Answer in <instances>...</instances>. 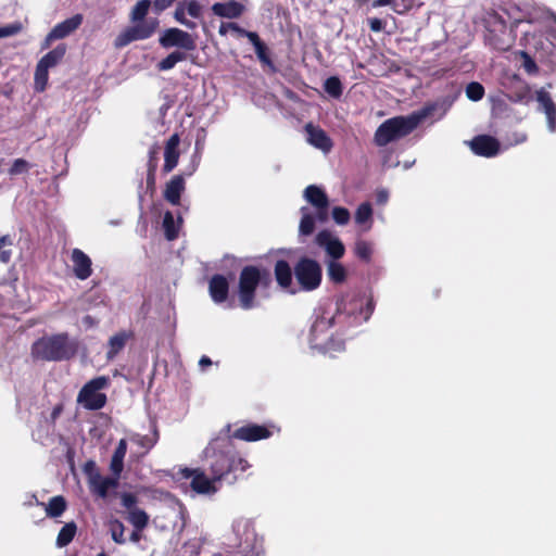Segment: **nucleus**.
I'll use <instances>...</instances> for the list:
<instances>
[{
  "label": "nucleus",
  "mask_w": 556,
  "mask_h": 556,
  "mask_svg": "<svg viewBox=\"0 0 556 556\" xmlns=\"http://www.w3.org/2000/svg\"><path fill=\"white\" fill-rule=\"evenodd\" d=\"M208 470L214 480L233 483L237 472H244L249 463L232 446L229 440L213 442L205 451Z\"/></svg>",
  "instance_id": "f257e3e1"
},
{
  "label": "nucleus",
  "mask_w": 556,
  "mask_h": 556,
  "mask_svg": "<svg viewBox=\"0 0 556 556\" xmlns=\"http://www.w3.org/2000/svg\"><path fill=\"white\" fill-rule=\"evenodd\" d=\"M151 4V0H139L134 5L129 13V21L132 25L116 36L114 40L116 49L124 48L132 41L149 39L155 34L160 25L159 20L156 17L147 18Z\"/></svg>",
  "instance_id": "f03ea898"
},
{
  "label": "nucleus",
  "mask_w": 556,
  "mask_h": 556,
  "mask_svg": "<svg viewBox=\"0 0 556 556\" xmlns=\"http://www.w3.org/2000/svg\"><path fill=\"white\" fill-rule=\"evenodd\" d=\"M270 271L256 265L244 266L239 274L235 295L238 306L243 311H250L258 306L256 301L257 289L267 290L271 285Z\"/></svg>",
  "instance_id": "7ed1b4c3"
},
{
  "label": "nucleus",
  "mask_w": 556,
  "mask_h": 556,
  "mask_svg": "<svg viewBox=\"0 0 556 556\" xmlns=\"http://www.w3.org/2000/svg\"><path fill=\"white\" fill-rule=\"evenodd\" d=\"M433 104L425 105L408 116H395L384 121L376 130L374 141L378 147H384L413 132L418 125L434 111Z\"/></svg>",
  "instance_id": "20e7f679"
},
{
  "label": "nucleus",
  "mask_w": 556,
  "mask_h": 556,
  "mask_svg": "<svg viewBox=\"0 0 556 556\" xmlns=\"http://www.w3.org/2000/svg\"><path fill=\"white\" fill-rule=\"evenodd\" d=\"M78 349V340L71 338L67 332H61L36 340L30 353L37 361L63 362L74 358Z\"/></svg>",
  "instance_id": "39448f33"
},
{
  "label": "nucleus",
  "mask_w": 556,
  "mask_h": 556,
  "mask_svg": "<svg viewBox=\"0 0 556 556\" xmlns=\"http://www.w3.org/2000/svg\"><path fill=\"white\" fill-rule=\"evenodd\" d=\"M334 325V316H319L313 323L309 330V343L313 349L320 352H340L344 350V341L328 334Z\"/></svg>",
  "instance_id": "423d86ee"
},
{
  "label": "nucleus",
  "mask_w": 556,
  "mask_h": 556,
  "mask_svg": "<svg viewBox=\"0 0 556 556\" xmlns=\"http://www.w3.org/2000/svg\"><path fill=\"white\" fill-rule=\"evenodd\" d=\"M108 376H98L86 382L79 390L77 403L87 410H99L106 405L108 396L101 390L110 386Z\"/></svg>",
  "instance_id": "0eeeda50"
},
{
  "label": "nucleus",
  "mask_w": 556,
  "mask_h": 556,
  "mask_svg": "<svg viewBox=\"0 0 556 556\" xmlns=\"http://www.w3.org/2000/svg\"><path fill=\"white\" fill-rule=\"evenodd\" d=\"M294 277L302 290H316L321 283V266L317 261L303 256L294 266Z\"/></svg>",
  "instance_id": "6e6552de"
},
{
  "label": "nucleus",
  "mask_w": 556,
  "mask_h": 556,
  "mask_svg": "<svg viewBox=\"0 0 556 556\" xmlns=\"http://www.w3.org/2000/svg\"><path fill=\"white\" fill-rule=\"evenodd\" d=\"M486 40L489 45L498 51H507L513 46V39L507 30L505 20L497 13H492L486 20Z\"/></svg>",
  "instance_id": "1a4fd4ad"
},
{
  "label": "nucleus",
  "mask_w": 556,
  "mask_h": 556,
  "mask_svg": "<svg viewBox=\"0 0 556 556\" xmlns=\"http://www.w3.org/2000/svg\"><path fill=\"white\" fill-rule=\"evenodd\" d=\"M138 497L134 493L125 492L121 496V505L127 510V521L138 530H144L150 521L149 515L137 506Z\"/></svg>",
  "instance_id": "9d476101"
},
{
  "label": "nucleus",
  "mask_w": 556,
  "mask_h": 556,
  "mask_svg": "<svg viewBox=\"0 0 556 556\" xmlns=\"http://www.w3.org/2000/svg\"><path fill=\"white\" fill-rule=\"evenodd\" d=\"M182 478H191L190 488L198 494H214L217 492L213 477L208 478L201 468H182L179 470Z\"/></svg>",
  "instance_id": "9b49d317"
},
{
  "label": "nucleus",
  "mask_w": 556,
  "mask_h": 556,
  "mask_svg": "<svg viewBox=\"0 0 556 556\" xmlns=\"http://www.w3.org/2000/svg\"><path fill=\"white\" fill-rule=\"evenodd\" d=\"M159 42L163 48L178 47L186 51H192L197 47L193 37L189 33L176 27L166 29L160 37Z\"/></svg>",
  "instance_id": "f8f14e48"
},
{
  "label": "nucleus",
  "mask_w": 556,
  "mask_h": 556,
  "mask_svg": "<svg viewBox=\"0 0 556 556\" xmlns=\"http://www.w3.org/2000/svg\"><path fill=\"white\" fill-rule=\"evenodd\" d=\"M84 21V16L77 13L65 21L58 23L47 35L43 48H48L53 40L63 39L74 33Z\"/></svg>",
  "instance_id": "ddd939ff"
},
{
  "label": "nucleus",
  "mask_w": 556,
  "mask_h": 556,
  "mask_svg": "<svg viewBox=\"0 0 556 556\" xmlns=\"http://www.w3.org/2000/svg\"><path fill=\"white\" fill-rule=\"evenodd\" d=\"M471 151L479 156L493 157L500 152V142L489 135H478L469 141Z\"/></svg>",
  "instance_id": "4468645a"
},
{
  "label": "nucleus",
  "mask_w": 556,
  "mask_h": 556,
  "mask_svg": "<svg viewBox=\"0 0 556 556\" xmlns=\"http://www.w3.org/2000/svg\"><path fill=\"white\" fill-rule=\"evenodd\" d=\"M273 434L271 430L263 425L257 424H248L245 426H242L238 429H236L231 438L247 441V442H254L263 439H267Z\"/></svg>",
  "instance_id": "2eb2a0df"
},
{
  "label": "nucleus",
  "mask_w": 556,
  "mask_h": 556,
  "mask_svg": "<svg viewBox=\"0 0 556 556\" xmlns=\"http://www.w3.org/2000/svg\"><path fill=\"white\" fill-rule=\"evenodd\" d=\"M316 243L326 250L327 254L333 258L332 261L341 258L345 253L344 244L340 239L332 237L328 230H321L317 233Z\"/></svg>",
  "instance_id": "dca6fc26"
},
{
  "label": "nucleus",
  "mask_w": 556,
  "mask_h": 556,
  "mask_svg": "<svg viewBox=\"0 0 556 556\" xmlns=\"http://www.w3.org/2000/svg\"><path fill=\"white\" fill-rule=\"evenodd\" d=\"M230 283L227 277L222 274L213 275L208 280V293L212 301L216 304L228 300Z\"/></svg>",
  "instance_id": "f3484780"
},
{
  "label": "nucleus",
  "mask_w": 556,
  "mask_h": 556,
  "mask_svg": "<svg viewBox=\"0 0 556 556\" xmlns=\"http://www.w3.org/2000/svg\"><path fill=\"white\" fill-rule=\"evenodd\" d=\"M304 129L309 144L326 153L332 149V140L323 128L307 123Z\"/></svg>",
  "instance_id": "a211bd4d"
},
{
  "label": "nucleus",
  "mask_w": 556,
  "mask_h": 556,
  "mask_svg": "<svg viewBox=\"0 0 556 556\" xmlns=\"http://www.w3.org/2000/svg\"><path fill=\"white\" fill-rule=\"evenodd\" d=\"M186 190V181L182 175L173 176L169 181L166 182L163 191V198L172 205H179L181 194Z\"/></svg>",
  "instance_id": "6ab92c4d"
},
{
  "label": "nucleus",
  "mask_w": 556,
  "mask_h": 556,
  "mask_svg": "<svg viewBox=\"0 0 556 556\" xmlns=\"http://www.w3.org/2000/svg\"><path fill=\"white\" fill-rule=\"evenodd\" d=\"M180 142V138L178 134H173L169 139L166 141L165 151H164V165L163 172L165 174L170 173L178 164L179 161V151L178 146Z\"/></svg>",
  "instance_id": "aec40b11"
},
{
  "label": "nucleus",
  "mask_w": 556,
  "mask_h": 556,
  "mask_svg": "<svg viewBox=\"0 0 556 556\" xmlns=\"http://www.w3.org/2000/svg\"><path fill=\"white\" fill-rule=\"evenodd\" d=\"M72 262L74 274L78 279L85 280L91 276V260L81 250L74 249L72 251Z\"/></svg>",
  "instance_id": "412c9836"
},
{
  "label": "nucleus",
  "mask_w": 556,
  "mask_h": 556,
  "mask_svg": "<svg viewBox=\"0 0 556 556\" xmlns=\"http://www.w3.org/2000/svg\"><path fill=\"white\" fill-rule=\"evenodd\" d=\"M244 10V5L236 0H229L227 2H216L212 5V12L216 16L230 20L240 17L243 14Z\"/></svg>",
  "instance_id": "4be33fe9"
},
{
  "label": "nucleus",
  "mask_w": 556,
  "mask_h": 556,
  "mask_svg": "<svg viewBox=\"0 0 556 556\" xmlns=\"http://www.w3.org/2000/svg\"><path fill=\"white\" fill-rule=\"evenodd\" d=\"M118 477H102L100 472H96L92 477V481L89 482L90 490L92 493L98 495L101 498H105L108 496L109 490L111 488L117 486Z\"/></svg>",
  "instance_id": "5701e85b"
},
{
  "label": "nucleus",
  "mask_w": 556,
  "mask_h": 556,
  "mask_svg": "<svg viewBox=\"0 0 556 556\" xmlns=\"http://www.w3.org/2000/svg\"><path fill=\"white\" fill-rule=\"evenodd\" d=\"M543 112L546 115L548 128L551 131L556 130V105L547 91L540 90L536 96Z\"/></svg>",
  "instance_id": "b1692460"
},
{
  "label": "nucleus",
  "mask_w": 556,
  "mask_h": 556,
  "mask_svg": "<svg viewBox=\"0 0 556 556\" xmlns=\"http://www.w3.org/2000/svg\"><path fill=\"white\" fill-rule=\"evenodd\" d=\"M294 269L292 270L290 264L286 260H278L274 266V275L278 286L281 289H289L292 286V277Z\"/></svg>",
  "instance_id": "393cba45"
},
{
  "label": "nucleus",
  "mask_w": 556,
  "mask_h": 556,
  "mask_svg": "<svg viewBox=\"0 0 556 556\" xmlns=\"http://www.w3.org/2000/svg\"><path fill=\"white\" fill-rule=\"evenodd\" d=\"M255 50V54L263 66H266L270 70L271 73L277 72V67L270 56V51L267 45L260 38L258 34L256 36H252L250 41Z\"/></svg>",
  "instance_id": "a878e982"
},
{
  "label": "nucleus",
  "mask_w": 556,
  "mask_h": 556,
  "mask_svg": "<svg viewBox=\"0 0 556 556\" xmlns=\"http://www.w3.org/2000/svg\"><path fill=\"white\" fill-rule=\"evenodd\" d=\"M131 338L132 332L130 331H119L112 336L108 342L106 359H114L118 355V353L124 350L127 341Z\"/></svg>",
  "instance_id": "bb28decb"
},
{
  "label": "nucleus",
  "mask_w": 556,
  "mask_h": 556,
  "mask_svg": "<svg viewBox=\"0 0 556 556\" xmlns=\"http://www.w3.org/2000/svg\"><path fill=\"white\" fill-rule=\"evenodd\" d=\"M304 198L315 208L329 207L328 195L320 187H318L316 185H309L305 188Z\"/></svg>",
  "instance_id": "cd10ccee"
},
{
  "label": "nucleus",
  "mask_w": 556,
  "mask_h": 556,
  "mask_svg": "<svg viewBox=\"0 0 556 556\" xmlns=\"http://www.w3.org/2000/svg\"><path fill=\"white\" fill-rule=\"evenodd\" d=\"M37 504L45 507L46 514L50 518L61 517L67 508V502L62 495L51 497L47 504L38 501Z\"/></svg>",
  "instance_id": "c85d7f7f"
},
{
  "label": "nucleus",
  "mask_w": 556,
  "mask_h": 556,
  "mask_svg": "<svg viewBox=\"0 0 556 556\" xmlns=\"http://www.w3.org/2000/svg\"><path fill=\"white\" fill-rule=\"evenodd\" d=\"M127 452V442L119 440L111 459L110 469L114 476L119 477L124 469V458Z\"/></svg>",
  "instance_id": "c756f323"
},
{
  "label": "nucleus",
  "mask_w": 556,
  "mask_h": 556,
  "mask_svg": "<svg viewBox=\"0 0 556 556\" xmlns=\"http://www.w3.org/2000/svg\"><path fill=\"white\" fill-rule=\"evenodd\" d=\"M372 8L390 7L396 14H406L414 5V0H374Z\"/></svg>",
  "instance_id": "7c9ffc66"
},
{
  "label": "nucleus",
  "mask_w": 556,
  "mask_h": 556,
  "mask_svg": "<svg viewBox=\"0 0 556 556\" xmlns=\"http://www.w3.org/2000/svg\"><path fill=\"white\" fill-rule=\"evenodd\" d=\"M66 53V46L64 43L58 45L53 50L45 54L38 63L47 68L58 65Z\"/></svg>",
  "instance_id": "2f4dec72"
},
{
  "label": "nucleus",
  "mask_w": 556,
  "mask_h": 556,
  "mask_svg": "<svg viewBox=\"0 0 556 556\" xmlns=\"http://www.w3.org/2000/svg\"><path fill=\"white\" fill-rule=\"evenodd\" d=\"M77 532V525L75 521H71L65 523L58 533L56 536V546L65 547L67 546L75 538Z\"/></svg>",
  "instance_id": "473e14b6"
},
{
  "label": "nucleus",
  "mask_w": 556,
  "mask_h": 556,
  "mask_svg": "<svg viewBox=\"0 0 556 556\" xmlns=\"http://www.w3.org/2000/svg\"><path fill=\"white\" fill-rule=\"evenodd\" d=\"M327 274L333 283H343L348 276L345 267L337 261H330L327 264Z\"/></svg>",
  "instance_id": "72a5a7b5"
},
{
  "label": "nucleus",
  "mask_w": 556,
  "mask_h": 556,
  "mask_svg": "<svg viewBox=\"0 0 556 556\" xmlns=\"http://www.w3.org/2000/svg\"><path fill=\"white\" fill-rule=\"evenodd\" d=\"M187 59L186 52L175 50L169 53L166 58L161 60L157 64V68L160 71H169L175 67L178 62L185 61Z\"/></svg>",
  "instance_id": "f704fd0d"
},
{
  "label": "nucleus",
  "mask_w": 556,
  "mask_h": 556,
  "mask_svg": "<svg viewBox=\"0 0 556 556\" xmlns=\"http://www.w3.org/2000/svg\"><path fill=\"white\" fill-rule=\"evenodd\" d=\"M324 90L332 98L339 99L343 93V86L337 76L327 78L324 83Z\"/></svg>",
  "instance_id": "c9c22d12"
},
{
  "label": "nucleus",
  "mask_w": 556,
  "mask_h": 556,
  "mask_svg": "<svg viewBox=\"0 0 556 556\" xmlns=\"http://www.w3.org/2000/svg\"><path fill=\"white\" fill-rule=\"evenodd\" d=\"M354 253L357 258L365 263H369L371 261L372 255V245L370 242L365 240H358L354 247Z\"/></svg>",
  "instance_id": "e433bc0d"
},
{
  "label": "nucleus",
  "mask_w": 556,
  "mask_h": 556,
  "mask_svg": "<svg viewBox=\"0 0 556 556\" xmlns=\"http://www.w3.org/2000/svg\"><path fill=\"white\" fill-rule=\"evenodd\" d=\"M163 228L167 240L172 241L178 237V228L175 225L174 215L169 211L164 214Z\"/></svg>",
  "instance_id": "4c0bfd02"
},
{
  "label": "nucleus",
  "mask_w": 556,
  "mask_h": 556,
  "mask_svg": "<svg viewBox=\"0 0 556 556\" xmlns=\"http://www.w3.org/2000/svg\"><path fill=\"white\" fill-rule=\"evenodd\" d=\"M109 528H110L112 540L116 544H124L126 542V538L124 535L125 527L121 520L112 519L109 522Z\"/></svg>",
  "instance_id": "58836bf2"
},
{
  "label": "nucleus",
  "mask_w": 556,
  "mask_h": 556,
  "mask_svg": "<svg viewBox=\"0 0 556 556\" xmlns=\"http://www.w3.org/2000/svg\"><path fill=\"white\" fill-rule=\"evenodd\" d=\"M13 239L10 235H3L0 237V262L8 264L12 258Z\"/></svg>",
  "instance_id": "ea45409f"
},
{
  "label": "nucleus",
  "mask_w": 556,
  "mask_h": 556,
  "mask_svg": "<svg viewBox=\"0 0 556 556\" xmlns=\"http://www.w3.org/2000/svg\"><path fill=\"white\" fill-rule=\"evenodd\" d=\"M301 211L303 215L300 222L299 231L303 236H309L314 232L315 229V217L312 214L306 213L305 207H302Z\"/></svg>",
  "instance_id": "a19ab883"
},
{
  "label": "nucleus",
  "mask_w": 556,
  "mask_h": 556,
  "mask_svg": "<svg viewBox=\"0 0 556 556\" xmlns=\"http://www.w3.org/2000/svg\"><path fill=\"white\" fill-rule=\"evenodd\" d=\"M132 438H136L135 441L139 446L149 451L156 444V442L159 440V431H157L156 427H154L152 434H146V435L136 434Z\"/></svg>",
  "instance_id": "79ce46f5"
},
{
  "label": "nucleus",
  "mask_w": 556,
  "mask_h": 556,
  "mask_svg": "<svg viewBox=\"0 0 556 556\" xmlns=\"http://www.w3.org/2000/svg\"><path fill=\"white\" fill-rule=\"evenodd\" d=\"M49 68L42 66L40 63H37L35 71V89L39 92L46 89L48 83V74Z\"/></svg>",
  "instance_id": "37998d69"
},
{
  "label": "nucleus",
  "mask_w": 556,
  "mask_h": 556,
  "mask_svg": "<svg viewBox=\"0 0 556 556\" xmlns=\"http://www.w3.org/2000/svg\"><path fill=\"white\" fill-rule=\"evenodd\" d=\"M466 96L471 101H479L484 96V87L477 81H471L466 87Z\"/></svg>",
  "instance_id": "c03bdc74"
},
{
  "label": "nucleus",
  "mask_w": 556,
  "mask_h": 556,
  "mask_svg": "<svg viewBox=\"0 0 556 556\" xmlns=\"http://www.w3.org/2000/svg\"><path fill=\"white\" fill-rule=\"evenodd\" d=\"M372 216V207L369 202L362 203L355 212V222L357 224H365Z\"/></svg>",
  "instance_id": "a18cd8bd"
},
{
  "label": "nucleus",
  "mask_w": 556,
  "mask_h": 556,
  "mask_svg": "<svg viewBox=\"0 0 556 556\" xmlns=\"http://www.w3.org/2000/svg\"><path fill=\"white\" fill-rule=\"evenodd\" d=\"M31 168V165L28 161L25 159H16L12 163L11 167L9 168V175L10 176H16L21 174L28 173V170Z\"/></svg>",
  "instance_id": "49530a36"
},
{
  "label": "nucleus",
  "mask_w": 556,
  "mask_h": 556,
  "mask_svg": "<svg viewBox=\"0 0 556 556\" xmlns=\"http://www.w3.org/2000/svg\"><path fill=\"white\" fill-rule=\"evenodd\" d=\"M186 11L187 10L185 5L182 3H179L174 12V18L187 28L194 29L197 27V24L186 18Z\"/></svg>",
  "instance_id": "de8ad7c7"
},
{
  "label": "nucleus",
  "mask_w": 556,
  "mask_h": 556,
  "mask_svg": "<svg viewBox=\"0 0 556 556\" xmlns=\"http://www.w3.org/2000/svg\"><path fill=\"white\" fill-rule=\"evenodd\" d=\"M351 215L348 208L342 206H336L332 208V218L338 225H346Z\"/></svg>",
  "instance_id": "09e8293b"
},
{
  "label": "nucleus",
  "mask_w": 556,
  "mask_h": 556,
  "mask_svg": "<svg viewBox=\"0 0 556 556\" xmlns=\"http://www.w3.org/2000/svg\"><path fill=\"white\" fill-rule=\"evenodd\" d=\"M22 30L21 23H13L0 27V39L18 34Z\"/></svg>",
  "instance_id": "8fccbe9b"
},
{
  "label": "nucleus",
  "mask_w": 556,
  "mask_h": 556,
  "mask_svg": "<svg viewBox=\"0 0 556 556\" xmlns=\"http://www.w3.org/2000/svg\"><path fill=\"white\" fill-rule=\"evenodd\" d=\"M187 13L193 17L199 18L202 15V7L197 0H190L186 4Z\"/></svg>",
  "instance_id": "3c124183"
},
{
  "label": "nucleus",
  "mask_w": 556,
  "mask_h": 556,
  "mask_svg": "<svg viewBox=\"0 0 556 556\" xmlns=\"http://www.w3.org/2000/svg\"><path fill=\"white\" fill-rule=\"evenodd\" d=\"M159 150L160 148L155 144L149 150L148 169L156 170L159 163Z\"/></svg>",
  "instance_id": "603ef678"
},
{
  "label": "nucleus",
  "mask_w": 556,
  "mask_h": 556,
  "mask_svg": "<svg viewBox=\"0 0 556 556\" xmlns=\"http://www.w3.org/2000/svg\"><path fill=\"white\" fill-rule=\"evenodd\" d=\"M229 26H230V30L237 33L239 37L248 38L249 41H251L252 36H256L257 35V33L247 30V29L242 28L241 26H239L237 23H233V22H229Z\"/></svg>",
  "instance_id": "864d4df0"
},
{
  "label": "nucleus",
  "mask_w": 556,
  "mask_h": 556,
  "mask_svg": "<svg viewBox=\"0 0 556 556\" xmlns=\"http://www.w3.org/2000/svg\"><path fill=\"white\" fill-rule=\"evenodd\" d=\"M368 25L374 33H379L384 28V22L378 17L368 18Z\"/></svg>",
  "instance_id": "5fc2aeb1"
},
{
  "label": "nucleus",
  "mask_w": 556,
  "mask_h": 556,
  "mask_svg": "<svg viewBox=\"0 0 556 556\" xmlns=\"http://www.w3.org/2000/svg\"><path fill=\"white\" fill-rule=\"evenodd\" d=\"M84 472L88 476L89 482L92 481L94 473L99 472L96 463L93 460H88L84 465Z\"/></svg>",
  "instance_id": "6e6d98bb"
},
{
  "label": "nucleus",
  "mask_w": 556,
  "mask_h": 556,
  "mask_svg": "<svg viewBox=\"0 0 556 556\" xmlns=\"http://www.w3.org/2000/svg\"><path fill=\"white\" fill-rule=\"evenodd\" d=\"M175 1L176 0H153V7L155 11L160 13L172 7Z\"/></svg>",
  "instance_id": "4d7b16f0"
},
{
  "label": "nucleus",
  "mask_w": 556,
  "mask_h": 556,
  "mask_svg": "<svg viewBox=\"0 0 556 556\" xmlns=\"http://www.w3.org/2000/svg\"><path fill=\"white\" fill-rule=\"evenodd\" d=\"M328 210L329 207H317L316 208V218L321 222V223H325L327 219H328Z\"/></svg>",
  "instance_id": "13d9d810"
},
{
  "label": "nucleus",
  "mask_w": 556,
  "mask_h": 556,
  "mask_svg": "<svg viewBox=\"0 0 556 556\" xmlns=\"http://www.w3.org/2000/svg\"><path fill=\"white\" fill-rule=\"evenodd\" d=\"M155 174H156V170H152V169L147 170V186L149 188H153L155 185Z\"/></svg>",
  "instance_id": "bf43d9fd"
},
{
  "label": "nucleus",
  "mask_w": 556,
  "mask_h": 556,
  "mask_svg": "<svg viewBox=\"0 0 556 556\" xmlns=\"http://www.w3.org/2000/svg\"><path fill=\"white\" fill-rule=\"evenodd\" d=\"M142 531H143V530H138V529L134 528V531L131 532L129 540H130L132 543H138V542H140V541H141V539H142V534H141V532H142Z\"/></svg>",
  "instance_id": "052dcab7"
},
{
  "label": "nucleus",
  "mask_w": 556,
  "mask_h": 556,
  "mask_svg": "<svg viewBox=\"0 0 556 556\" xmlns=\"http://www.w3.org/2000/svg\"><path fill=\"white\" fill-rule=\"evenodd\" d=\"M542 39H543V35H542V34H539V35L533 34V35L531 36V40L533 41V47H534L536 50H539V47H538V46L543 43V42H542Z\"/></svg>",
  "instance_id": "680f3d73"
},
{
  "label": "nucleus",
  "mask_w": 556,
  "mask_h": 556,
  "mask_svg": "<svg viewBox=\"0 0 556 556\" xmlns=\"http://www.w3.org/2000/svg\"><path fill=\"white\" fill-rule=\"evenodd\" d=\"M388 200V192L386 190H381L377 193V202L382 204Z\"/></svg>",
  "instance_id": "e2e57ef3"
},
{
  "label": "nucleus",
  "mask_w": 556,
  "mask_h": 556,
  "mask_svg": "<svg viewBox=\"0 0 556 556\" xmlns=\"http://www.w3.org/2000/svg\"><path fill=\"white\" fill-rule=\"evenodd\" d=\"M199 365L202 367V368H205L207 366H211L212 365V361L208 356L206 355H203L200 361H199Z\"/></svg>",
  "instance_id": "0e129e2a"
},
{
  "label": "nucleus",
  "mask_w": 556,
  "mask_h": 556,
  "mask_svg": "<svg viewBox=\"0 0 556 556\" xmlns=\"http://www.w3.org/2000/svg\"><path fill=\"white\" fill-rule=\"evenodd\" d=\"M228 30H230L229 23H222L218 29L220 36H226Z\"/></svg>",
  "instance_id": "69168bd1"
},
{
  "label": "nucleus",
  "mask_w": 556,
  "mask_h": 556,
  "mask_svg": "<svg viewBox=\"0 0 556 556\" xmlns=\"http://www.w3.org/2000/svg\"><path fill=\"white\" fill-rule=\"evenodd\" d=\"M61 410H62L61 406L54 407V409L52 412V418H56L59 416V414L61 413Z\"/></svg>",
  "instance_id": "338daca9"
},
{
  "label": "nucleus",
  "mask_w": 556,
  "mask_h": 556,
  "mask_svg": "<svg viewBox=\"0 0 556 556\" xmlns=\"http://www.w3.org/2000/svg\"><path fill=\"white\" fill-rule=\"evenodd\" d=\"M84 321H85L86 324H88V325H92V318H91V316H89V315L85 316Z\"/></svg>",
  "instance_id": "774afa93"
}]
</instances>
